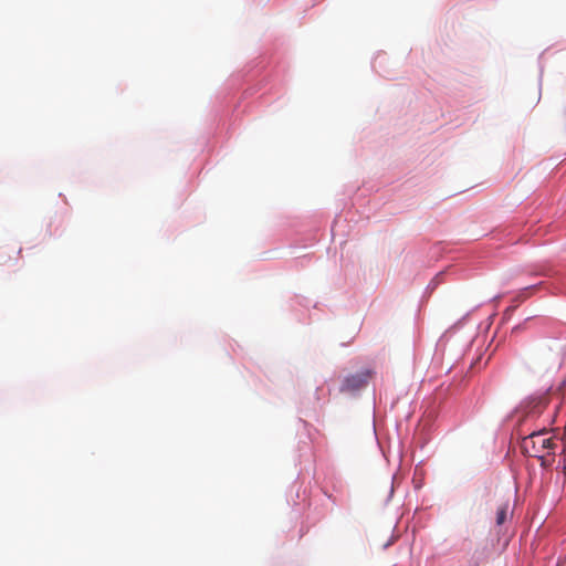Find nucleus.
I'll return each instance as SVG.
<instances>
[{
	"instance_id": "3",
	"label": "nucleus",
	"mask_w": 566,
	"mask_h": 566,
	"mask_svg": "<svg viewBox=\"0 0 566 566\" xmlns=\"http://www.w3.org/2000/svg\"><path fill=\"white\" fill-rule=\"evenodd\" d=\"M509 513V503H502L496 510V524L502 525L505 523Z\"/></svg>"
},
{
	"instance_id": "2",
	"label": "nucleus",
	"mask_w": 566,
	"mask_h": 566,
	"mask_svg": "<svg viewBox=\"0 0 566 566\" xmlns=\"http://www.w3.org/2000/svg\"><path fill=\"white\" fill-rule=\"evenodd\" d=\"M371 377V373L369 370H363L346 377L342 384L340 391L343 392H354L361 388H364L368 380Z\"/></svg>"
},
{
	"instance_id": "1",
	"label": "nucleus",
	"mask_w": 566,
	"mask_h": 566,
	"mask_svg": "<svg viewBox=\"0 0 566 566\" xmlns=\"http://www.w3.org/2000/svg\"><path fill=\"white\" fill-rule=\"evenodd\" d=\"M522 448L528 455L543 460L545 454H552L556 443L546 431H537L523 440Z\"/></svg>"
}]
</instances>
